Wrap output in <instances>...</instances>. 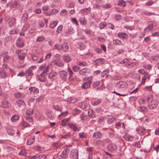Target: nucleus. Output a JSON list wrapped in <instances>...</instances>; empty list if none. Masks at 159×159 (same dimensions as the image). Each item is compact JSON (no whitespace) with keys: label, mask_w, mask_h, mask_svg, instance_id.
Listing matches in <instances>:
<instances>
[{"label":"nucleus","mask_w":159,"mask_h":159,"mask_svg":"<svg viewBox=\"0 0 159 159\" xmlns=\"http://www.w3.org/2000/svg\"><path fill=\"white\" fill-rule=\"evenodd\" d=\"M147 101L149 103V108L151 109L156 108L158 104V101L152 96H150L147 98Z\"/></svg>","instance_id":"f257e3e1"},{"label":"nucleus","mask_w":159,"mask_h":159,"mask_svg":"<svg viewBox=\"0 0 159 159\" xmlns=\"http://www.w3.org/2000/svg\"><path fill=\"white\" fill-rule=\"evenodd\" d=\"M84 82L82 84L81 88L83 89H86L89 87L92 82L91 77H86L83 79Z\"/></svg>","instance_id":"f03ea898"},{"label":"nucleus","mask_w":159,"mask_h":159,"mask_svg":"<svg viewBox=\"0 0 159 159\" xmlns=\"http://www.w3.org/2000/svg\"><path fill=\"white\" fill-rule=\"evenodd\" d=\"M50 66L48 65L46 68L43 71L41 75L39 77V80L42 82H44L45 80V77L47 75V72L49 69Z\"/></svg>","instance_id":"7ed1b4c3"},{"label":"nucleus","mask_w":159,"mask_h":159,"mask_svg":"<svg viewBox=\"0 0 159 159\" xmlns=\"http://www.w3.org/2000/svg\"><path fill=\"white\" fill-rule=\"evenodd\" d=\"M33 113V110L32 109H29L26 112V120H28L30 122H32L33 121V117L31 116Z\"/></svg>","instance_id":"20e7f679"},{"label":"nucleus","mask_w":159,"mask_h":159,"mask_svg":"<svg viewBox=\"0 0 159 159\" xmlns=\"http://www.w3.org/2000/svg\"><path fill=\"white\" fill-rule=\"evenodd\" d=\"M22 50H19L16 52V53L19 59L20 60H23L26 56V54L22 52Z\"/></svg>","instance_id":"39448f33"},{"label":"nucleus","mask_w":159,"mask_h":159,"mask_svg":"<svg viewBox=\"0 0 159 159\" xmlns=\"http://www.w3.org/2000/svg\"><path fill=\"white\" fill-rule=\"evenodd\" d=\"M0 56L3 57V60L4 61L6 62H8L11 60V57L8 55L7 52H2Z\"/></svg>","instance_id":"423d86ee"},{"label":"nucleus","mask_w":159,"mask_h":159,"mask_svg":"<svg viewBox=\"0 0 159 159\" xmlns=\"http://www.w3.org/2000/svg\"><path fill=\"white\" fill-rule=\"evenodd\" d=\"M64 150L61 155V157L62 158H66L67 157L68 154L70 150L67 146L63 147Z\"/></svg>","instance_id":"0eeeda50"},{"label":"nucleus","mask_w":159,"mask_h":159,"mask_svg":"<svg viewBox=\"0 0 159 159\" xmlns=\"http://www.w3.org/2000/svg\"><path fill=\"white\" fill-rule=\"evenodd\" d=\"M78 150L77 149H73L71 152L70 157L72 159H78Z\"/></svg>","instance_id":"6e6552de"},{"label":"nucleus","mask_w":159,"mask_h":159,"mask_svg":"<svg viewBox=\"0 0 159 159\" xmlns=\"http://www.w3.org/2000/svg\"><path fill=\"white\" fill-rule=\"evenodd\" d=\"M51 65H56L59 67H62L64 66L63 62L61 60H55L52 61L51 62Z\"/></svg>","instance_id":"1a4fd4ad"},{"label":"nucleus","mask_w":159,"mask_h":159,"mask_svg":"<svg viewBox=\"0 0 159 159\" xmlns=\"http://www.w3.org/2000/svg\"><path fill=\"white\" fill-rule=\"evenodd\" d=\"M36 67L35 66H32L30 67L28 69L26 70L25 71V74L26 75L31 76L33 75L32 72V70L36 68Z\"/></svg>","instance_id":"9d476101"},{"label":"nucleus","mask_w":159,"mask_h":159,"mask_svg":"<svg viewBox=\"0 0 159 159\" xmlns=\"http://www.w3.org/2000/svg\"><path fill=\"white\" fill-rule=\"evenodd\" d=\"M137 133L140 135H144L146 133V130L143 127L140 126L136 129Z\"/></svg>","instance_id":"9b49d317"},{"label":"nucleus","mask_w":159,"mask_h":159,"mask_svg":"<svg viewBox=\"0 0 159 159\" xmlns=\"http://www.w3.org/2000/svg\"><path fill=\"white\" fill-rule=\"evenodd\" d=\"M124 139L126 141H132L134 139V137L132 135H130L128 134H126L123 137Z\"/></svg>","instance_id":"f8f14e48"},{"label":"nucleus","mask_w":159,"mask_h":159,"mask_svg":"<svg viewBox=\"0 0 159 159\" xmlns=\"http://www.w3.org/2000/svg\"><path fill=\"white\" fill-rule=\"evenodd\" d=\"M150 76L149 75L148 73H146L144 75V76L142 79V81L141 82V85H143L145 84L146 80L148 79V80H150Z\"/></svg>","instance_id":"ddd939ff"},{"label":"nucleus","mask_w":159,"mask_h":159,"mask_svg":"<svg viewBox=\"0 0 159 159\" xmlns=\"http://www.w3.org/2000/svg\"><path fill=\"white\" fill-rule=\"evenodd\" d=\"M16 44L17 46L18 47L21 48L24 46L25 43L23 40L21 39V38H19L17 40Z\"/></svg>","instance_id":"4468645a"},{"label":"nucleus","mask_w":159,"mask_h":159,"mask_svg":"<svg viewBox=\"0 0 159 159\" xmlns=\"http://www.w3.org/2000/svg\"><path fill=\"white\" fill-rule=\"evenodd\" d=\"M101 100L99 99L93 98L91 100V103L92 105L96 106L101 102Z\"/></svg>","instance_id":"2eb2a0df"},{"label":"nucleus","mask_w":159,"mask_h":159,"mask_svg":"<svg viewBox=\"0 0 159 159\" xmlns=\"http://www.w3.org/2000/svg\"><path fill=\"white\" fill-rule=\"evenodd\" d=\"M89 72V69L88 68L81 69L79 71V73L81 75H85L86 73Z\"/></svg>","instance_id":"dca6fc26"},{"label":"nucleus","mask_w":159,"mask_h":159,"mask_svg":"<svg viewBox=\"0 0 159 159\" xmlns=\"http://www.w3.org/2000/svg\"><path fill=\"white\" fill-rule=\"evenodd\" d=\"M107 148L110 151H113L116 150L117 147L115 144H111L108 146Z\"/></svg>","instance_id":"f3484780"},{"label":"nucleus","mask_w":159,"mask_h":159,"mask_svg":"<svg viewBox=\"0 0 159 159\" xmlns=\"http://www.w3.org/2000/svg\"><path fill=\"white\" fill-rule=\"evenodd\" d=\"M20 6V4L18 2L15 1L12 4L11 8L14 10L19 7Z\"/></svg>","instance_id":"a211bd4d"},{"label":"nucleus","mask_w":159,"mask_h":159,"mask_svg":"<svg viewBox=\"0 0 159 159\" xmlns=\"http://www.w3.org/2000/svg\"><path fill=\"white\" fill-rule=\"evenodd\" d=\"M91 11V8L90 7L86 8L84 9H81L80 11V12L82 14L86 15L89 13Z\"/></svg>","instance_id":"6ab92c4d"},{"label":"nucleus","mask_w":159,"mask_h":159,"mask_svg":"<svg viewBox=\"0 0 159 159\" xmlns=\"http://www.w3.org/2000/svg\"><path fill=\"white\" fill-rule=\"evenodd\" d=\"M30 93L31 94H37L39 92V89L35 87H30L29 89Z\"/></svg>","instance_id":"aec40b11"},{"label":"nucleus","mask_w":159,"mask_h":159,"mask_svg":"<svg viewBox=\"0 0 159 159\" xmlns=\"http://www.w3.org/2000/svg\"><path fill=\"white\" fill-rule=\"evenodd\" d=\"M59 74L61 78L65 80L67 76V73L66 71H61L59 72Z\"/></svg>","instance_id":"412c9836"},{"label":"nucleus","mask_w":159,"mask_h":159,"mask_svg":"<svg viewBox=\"0 0 159 159\" xmlns=\"http://www.w3.org/2000/svg\"><path fill=\"white\" fill-rule=\"evenodd\" d=\"M118 36L124 39H127L128 37V35L125 33H119L118 34Z\"/></svg>","instance_id":"4be33fe9"},{"label":"nucleus","mask_w":159,"mask_h":159,"mask_svg":"<svg viewBox=\"0 0 159 159\" xmlns=\"http://www.w3.org/2000/svg\"><path fill=\"white\" fill-rule=\"evenodd\" d=\"M62 50H63L64 52L67 51L69 49V47L67 43L64 42L61 45Z\"/></svg>","instance_id":"5701e85b"},{"label":"nucleus","mask_w":159,"mask_h":159,"mask_svg":"<svg viewBox=\"0 0 159 159\" xmlns=\"http://www.w3.org/2000/svg\"><path fill=\"white\" fill-rule=\"evenodd\" d=\"M63 59L64 61L66 62H69L71 60V58L68 55H66L63 57Z\"/></svg>","instance_id":"b1692460"},{"label":"nucleus","mask_w":159,"mask_h":159,"mask_svg":"<svg viewBox=\"0 0 159 159\" xmlns=\"http://www.w3.org/2000/svg\"><path fill=\"white\" fill-rule=\"evenodd\" d=\"M68 125L70 129H72L73 130L75 131H76L78 129L77 126L75 124L72 123H70L68 124Z\"/></svg>","instance_id":"393cba45"},{"label":"nucleus","mask_w":159,"mask_h":159,"mask_svg":"<svg viewBox=\"0 0 159 159\" xmlns=\"http://www.w3.org/2000/svg\"><path fill=\"white\" fill-rule=\"evenodd\" d=\"M35 138L34 136L31 137L27 141V144L28 145H30L32 144L34 141Z\"/></svg>","instance_id":"a878e982"},{"label":"nucleus","mask_w":159,"mask_h":159,"mask_svg":"<svg viewBox=\"0 0 159 159\" xmlns=\"http://www.w3.org/2000/svg\"><path fill=\"white\" fill-rule=\"evenodd\" d=\"M104 60L103 58H99L97 59L95 61V64L97 66H98L103 64L104 62Z\"/></svg>","instance_id":"bb28decb"},{"label":"nucleus","mask_w":159,"mask_h":159,"mask_svg":"<svg viewBox=\"0 0 159 159\" xmlns=\"http://www.w3.org/2000/svg\"><path fill=\"white\" fill-rule=\"evenodd\" d=\"M16 104L19 107H20L21 106H25V103L22 100H17L16 102Z\"/></svg>","instance_id":"cd10ccee"},{"label":"nucleus","mask_w":159,"mask_h":159,"mask_svg":"<svg viewBox=\"0 0 159 159\" xmlns=\"http://www.w3.org/2000/svg\"><path fill=\"white\" fill-rule=\"evenodd\" d=\"M119 88H125L127 87L128 84L125 82H120L119 83Z\"/></svg>","instance_id":"c85d7f7f"},{"label":"nucleus","mask_w":159,"mask_h":159,"mask_svg":"<svg viewBox=\"0 0 159 159\" xmlns=\"http://www.w3.org/2000/svg\"><path fill=\"white\" fill-rule=\"evenodd\" d=\"M79 105L82 109H84L88 107V104L86 102H83L80 104Z\"/></svg>","instance_id":"c756f323"},{"label":"nucleus","mask_w":159,"mask_h":159,"mask_svg":"<svg viewBox=\"0 0 159 159\" xmlns=\"http://www.w3.org/2000/svg\"><path fill=\"white\" fill-rule=\"evenodd\" d=\"M102 134L99 132H96L94 133L92 136L93 139H98L101 136Z\"/></svg>","instance_id":"7c9ffc66"},{"label":"nucleus","mask_w":159,"mask_h":159,"mask_svg":"<svg viewBox=\"0 0 159 159\" xmlns=\"http://www.w3.org/2000/svg\"><path fill=\"white\" fill-rule=\"evenodd\" d=\"M153 29V24H150L145 29V33L148 32L150 30H152Z\"/></svg>","instance_id":"2f4dec72"},{"label":"nucleus","mask_w":159,"mask_h":159,"mask_svg":"<svg viewBox=\"0 0 159 159\" xmlns=\"http://www.w3.org/2000/svg\"><path fill=\"white\" fill-rule=\"evenodd\" d=\"M151 118L150 116H145L141 119L142 121L143 122H148L149 120Z\"/></svg>","instance_id":"473e14b6"},{"label":"nucleus","mask_w":159,"mask_h":159,"mask_svg":"<svg viewBox=\"0 0 159 159\" xmlns=\"http://www.w3.org/2000/svg\"><path fill=\"white\" fill-rule=\"evenodd\" d=\"M79 21L80 23L84 25H85L87 23V21L85 18L84 17H81L79 19Z\"/></svg>","instance_id":"72a5a7b5"},{"label":"nucleus","mask_w":159,"mask_h":159,"mask_svg":"<svg viewBox=\"0 0 159 159\" xmlns=\"http://www.w3.org/2000/svg\"><path fill=\"white\" fill-rule=\"evenodd\" d=\"M10 106V104L7 101H4L2 103V106L4 107H8Z\"/></svg>","instance_id":"f704fd0d"},{"label":"nucleus","mask_w":159,"mask_h":159,"mask_svg":"<svg viewBox=\"0 0 159 159\" xmlns=\"http://www.w3.org/2000/svg\"><path fill=\"white\" fill-rule=\"evenodd\" d=\"M28 15L27 13H24L22 16V20L24 23H25L27 20Z\"/></svg>","instance_id":"c9c22d12"},{"label":"nucleus","mask_w":159,"mask_h":159,"mask_svg":"<svg viewBox=\"0 0 159 159\" xmlns=\"http://www.w3.org/2000/svg\"><path fill=\"white\" fill-rule=\"evenodd\" d=\"M113 44L117 45H121L122 44V42L120 40L117 39L113 40Z\"/></svg>","instance_id":"e433bc0d"},{"label":"nucleus","mask_w":159,"mask_h":159,"mask_svg":"<svg viewBox=\"0 0 159 159\" xmlns=\"http://www.w3.org/2000/svg\"><path fill=\"white\" fill-rule=\"evenodd\" d=\"M61 146V143L59 142H55L53 143V146L54 148L57 149Z\"/></svg>","instance_id":"4c0bfd02"},{"label":"nucleus","mask_w":159,"mask_h":159,"mask_svg":"<svg viewBox=\"0 0 159 159\" xmlns=\"http://www.w3.org/2000/svg\"><path fill=\"white\" fill-rule=\"evenodd\" d=\"M69 120H70L69 118H66L62 120L61 121V125L62 126H65L66 125V123L68 122Z\"/></svg>","instance_id":"58836bf2"},{"label":"nucleus","mask_w":159,"mask_h":159,"mask_svg":"<svg viewBox=\"0 0 159 159\" xmlns=\"http://www.w3.org/2000/svg\"><path fill=\"white\" fill-rule=\"evenodd\" d=\"M126 3L125 1L123 0H120L119 1L118 3V6L125 7L126 6Z\"/></svg>","instance_id":"ea45409f"},{"label":"nucleus","mask_w":159,"mask_h":159,"mask_svg":"<svg viewBox=\"0 0 159 159\" xmlns=\"http://www.w3.org/2000/svg\"><path fill=\"white\" fill-rule=\"evenodd\" d=\"M16 22V19L15 18H11L9 22V26H12Z\"/></svg>","instance_id":"a19ab883"},{"label":"nucleus","mask_w":159,"mask_h":159,"mask_svg":"<svg viewBox=\"0 0 159 159\" xmlns=\"http://www.w3.org/2000/svg\"><path fill=\"white\" fill-rule=\"evenodd\" d=\"M15 97L17 98H23L24 97V95L20 93H17L14 94Z\"/></svg>","instance_id":"79ce46f5"},{"label":"nucleus","mask_w":159,"mask_h":159,"mask_svg":"<svg viewBox=\"0 0 159 159\" xmlns=\"http://www.w3.org/2000/svg\"><path fill=\"white\" fill-rule=\"evenodd\" d=\"M58 21L57 20L54 21V22L51 23L49 25V27L51 28H53L57 25Z\"/></svg>","instance_id":"37998d69"},{"label":"nucleus","mask_w":159,"mask_h":159,"mask_svg":"<svg viewBox=\"0 0 159 159\" xmlns=\"http://www.w3.org/2000/svg\"><path fill=\"white\" fill-rule=\"evenodd\" d=\"M108 123L109 124L112 123L115 120V118L112 116H110L108 117Z\"/></svg>","instance_id":"c03bdc74"},{"label":"nucleus","mask_w":159,"mask_h":159,"mask_svg":"<svg viewBox=\"0 0 159 159\" xmlns=\"http://www.w3.org/2000/svg\"><path fill=\"white\" fill-rule=\"evenodd\" d=\"M7 132L9 134L11 135H14L15 132L14 130L11 128H8L7 129Z\"/></svg>","instance_id":"a18cd8bd"},{"label":"nucleus","mask_w":159,"mask_h":159,"mask_svg":"<svg viewBox=\"0 0 159 159\" xmlns=\"http://www.w3.org/2000/svg\"><path fill=\"white\" fill-rule=\"evenodd\" d=\"M88 114L89 117L91 118H93L95 117V115L93 113V111L91 109H89L88 110Z\"/></svg>","instance_id":"49530a36"},{"label":"nucleus","mask_w":159,"mask_h":159,"mask_svg":"<svg viewBox=\"0 0 159 159\" xmlns=\"http://www.w3.org/2000/svg\"><path fill=\"white\" fill-rule=\"evenodd\" d=\"M19 118V117L18 116L15 115L11 117V120L12 122H14L18 120Z\"/></svg>","instance_id":"de8ad7c7"},{"label":"nucleus","mask_w":159,"mask_h":159,"mask_svg":"<svg viewBox=\"0 0 159 159\" xmlns=\"http://www.w3.org/2000/svg\"><path fill=\"white\" fill-rule=\"evenodd\" d=\"M62 29L63 26L62 25L59 26L57 28L56 34H58L61 33L62 31Z\"/></svg>","instance_id":"09e8293b"},{"label":"nucleus","mask_w":159,"mask_h":159,"mask_svg":"<svg viewBox=\"0 0 159 159\" xmlns=\"http://www.w3.org/2000/svg\"><path fill=\"white\" fill-rule=\"evenodd\" d=\"M133 146L136 147L137 148H140L141 147V145H140V143L139 142H135L134 143L132 144Z\"/></svg>","instance_id":"8fccbe9b"},{"label":"nucleus","mask_w":159,"mask_h":159,"mask_svg":"<svg viewBox=\"0 0 159 159\" xmlns=\"http://www.w3.org/2000/svg\"><path fill=\"white\" fill-rule=\"evenodd\" d=\"M2 68L3 71L6 72L9 69V68L8 66L6 64H3L2 66Z\"/></svg>","instance_id":"3c124183"},{"label":"nucleus","mask_w":159,"mask_h":159,"mask_svg":"<svg viewBox=\"0 0 159 159\" xmlns=\"http://www.w3.org/2000/svg\"><path fill=\"white\" fill-rule=\"evenodd\" d=\"M18 30L17 29H15L11 30L10 31V34H17L18 33Z\"/></svg>","instance_id":"603ef678"},{"label":"nucleus","mask_w":159,"mask_h":159,"mask_svg":"<svg viewBox=\"0 0 159 159\" xmlns=\"http://www.w3.org/2000/svg\"><path fill=\"white\" fill-rule=\"evenodd\" d=\"M22 126L24 127H29L30 125L25 121H23L21 124Z\"/></svg>","instance_id":"864d4df0"},{"label":"nucleus","mask_w":159,"mask_h":159,"mask_svg":"<svg viewBox=\"0 0 159 159\" xmlns=\"http://www.w3.org/2000/svg\"><path fill=\"white\" fill-rule=\"evenodd\" d=\"M44 40V38L43 36H41L38 37L36 39L37 42H42Z\"/></svg>","instance_id":"5fc2aeb1"},{"label":"nucleus","mask_w":159,"mask_h":159,"mask_svg":"<svg viewBox=\"0 0 159 159\" xmlns=\"http://www.w3.org/2000/svg\"><path fill=\"white\" fill-rule=\"evenodd\" d=\"M39 157V155L37 154L36 155L32 157L28 156L26 158V159H36Z\"/></svg>","instance_id":"6e6d98bb"},{"label":"nucleus","mask_w":159,"mask_h":159,"mask_svg":"<svg viewBox=\"0 0 159 159\" xmlns=\"http://www.w3.org/2000/svg\"><path fill=\"white\" fill-rule=\"evenodd\" d=\"M54 48L58 49L59 50H61V45L58 44H56L54 46Z\"/></svg>","instance_id":"4d7b16f0"},{"label":"nucleus","mask_w":159,"mask_h":159,"mask_svg":"<svg viewBox=\"0 0 159 159\" xmlns=\"http://www.w3.org/2000/svg\"><path fill=\"white\" fill-rule=\"evenodd\" d=\"M72 69L74 71H78L80 69V67L77 66H75L72 67Z\"/></svg>","instance_id":"13d9d810"},{"label":"nucleus","mask_w":159,"mask_h":159,"mask_svg":"<svg viewBox=\"0 0 159 159\" xmlns=\"http://www.w3.org/2000/svg\"><path fill=\"white\" fill-rule=\"evenodd\" d=\"M53 108L56 110L58 111H61L62 110V108L59 107L58 105H54L53 106Z\"/></svg>","instance_id":"bf43d9fd"},{"label":"nucleus","mask_w":159,"mask_h":159,"mask_svg":"<svg viewBox=\"0 0 159 159\" xmlns=\"http://www.w3.org/2000/svg\"><path fill=\"white\" fill-rule=\"evenodd\" d=\"M46 66V65L45 64L42 65L39 68V70H44L45 69V68Z\"/></svg>","instance_id":"052dcab7"},{"label":"nucleus","mask_w":159,"mask_h":159,"mask_svg":"<svg viewBox=\"0 0 159 159\" xmlns=\"http://www.w3.org/2000/svg\"><path fill=\"white\" fill-rule=\"evenodd\" d=\"M26 152L25 150H22L19 153V154L20 155L25 156L26 155Z\"/></svg>","instance_id":"680f3d73"},{"label":"nucleus","mask_w":159,"mask_h":159,"mask_svg":"<svg viewBox=\"0 0 159 159\" xmlns=\"http://www.w3.org/2000/svg\"><path fill=\"white\" fill-rule=\"evenodd\" d=\"M78 64L81 66H85L87 65V63L85 61L81 62V61H79L78 62Z\"/></svg>","instance_id":"e2e57ef3"},{"label":"nucleus","mask_w":159,"mask_h":159,"mask_svg":"<svg viewBox=\"0 0 159 159\" xmlns=\"http://www.w3.org/2000/svg\"><path fill=\"white\" fill-rule=\"evenodd\" d=\"M52 54L51 53H49L45 57V60H48L52 56Z\"/></svg>","instance_id":"0e129e2a"},{"label":"nucleus","mask_w":159,"mask_h":159,"mask_svg":"<svg viewBox=\"0 0 159 159\" xmlns=\"http://www.w3.org/2000/svg\"><path fill=\"white\" fill-rule=\"evenodd\" d=\"M100 82L99 81H96L93 84V86L94 88H96L99 85Z\"/></svg>","instance_id":"69168bd1"},{"label":"nucleus","mask_w":159,"mask_h":159,"mask_svg":"<svg viewBox=\"0 0 159 159\" xmlns=\"http://www.w3.org/2000/svg\"><path fill=\"white\" fill-rule=\"evenodd\" d=\"M30 27V25L28 24H25L23 26L22 30L24 31H26Z\"/></svg>","instance_id":"338daca9"},{"label":"nucleus","mask_w":159,"mask_h":159,"mask_svg":"<svg viewBox=\"0 0 159 159\" xmlns=\"http://www.w3.org/2000/svg\"><path fill=\"white\" fill-rule=\"evenodd\" d=\"M69 101L70 103H74L77 101V99L72 98H70Z\"/></svg>","instance_id":"774afa93"}]
</instances>
